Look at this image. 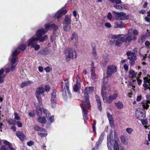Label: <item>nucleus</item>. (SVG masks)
<instances>
[{"mask_svg":"<svg viewBox=\"0 0 150 150\" xmlns=\"http://www.w3.org/2000/svg\"><path fill=\"white\" fill-rule=\"evenodd\" d=\"M107 145L109 149L112 150L111 146H112V144L114 142L113 139V133L110 132L109 136H107Z\"/></svg>","mask_w":150,"mask_h":150,"instance_id":"13","label":"nucleus"},{"mask_svg":"<svg viewBox=\"0 0 150 150\" xmlns=\"http://www.w3.org/2000/svg\"><path fill=\"white\" fill-rule=\"evenodd\" d=\"M26 45L21 44L18 46L17 49L21 51H23L26 49Z\"/></svg>","mask_w":150,"mask_h":150,"instance_id":"28","label":"nucleus"},{"mask_svg":"<svg viewBox=\"0 0 150 150\" xmlns=\"http://www.w3.org/2000/svg\"><path fill=\"white\" fill-rule=\"evenodd\" d=\"M115 24L116 26L115 28H125L124 26V23L120 21H117L115 23Z\"/></svg>","mask_w":150,"mask_h":150,"instance_id":"24","label":"nucleus"},{"mask_svg":"<svg viewBox=\"0 0 150 150\" xmlns=\"http://www.w3.org/2000/svg\"><path fill=\"white\" fill-rule=\"evenodd\" d=\"M16 64H12V65L10 68H11V69L13 71L14 70V69L16 67Z\"/></svg>","mask_w":150,"mask_h":150,"instance_id":"62","label":"nucleus"},{"mask_svg":"<svg viewBox=\"0 0 150 150\" xmlns=\"http://www.w3.org/2000/svg\"><path fill=\"white\" fill-rule=\"evenodd\" d=\"M47 134L46 133H38V135L40 136L41 138L46 137Z\"/></svg>","mask_w":150,"mask_h":150,"instance_id":"51","label":"nucleus"},{"mask_svg":"<svg viewBox=\"0 0 150 150\" xmlns=\"http://www.w3.org/2000/svg\"><path fill=\"white\" fill-rule=\"evenodd\" d=\"M20 53V51L18 50L16 48L12 54V57H15L17 56Z\"/></svg>","mask_w":150,"mask_h":150,"instance_id":"42","label":"nucleus"},{"mask_svg":"<svg viewBox=\"0 0 150 150\" xmlns=\"http://www.w3.org/2000/svg\"><path fill=\"white\" fill-rule=\"evenodd\" d=\"M141 77V72H139L138 74V76L136 78V79L138 82V83L139 85L141 84V79H139L140 77Z\"/></svg>","mask_w":150,"mask_h":150,"instance_id":"48","label":"nucleus"},{"mask_svg":"<svg viewBox=\"0 0 150 150\" xmlns=\"http://www.w3.org/2000/svg\"><path fill=\"white\" fill-rule=\"evenodd\" d=\"M38 41L37 38L35 37H32L30 39H29L28 42V46H31V47L37 44V42Z\"/></svg>","mask_w":150,"mask_h":150,"instance_id":"19","label":"nucleus"},{"mask_svg":"<svg viewBox=\"0 0 150 150\" xmlns=\"http://www.w3.org/2000/svg\"><path fill=\"white\" fill-rule=\"evenodd\" d=\"M118 93L117 92H115L113 94L107 96L106 95L102 97L103 101L105 103L111 104L113 100L117 99Z\"/></svg>","mask_w":150,"mask_h":150,"instance_id":"4","label":"nucleus"},{"mask_svg":"<svg viewBox=\"0 0 150 150\" xmlns=\"http://www.w3.org/2000/svg\"><path fill=\"white\" fill-rule=\"evenodd\" d=\"M135 116L137 118L141 120V108H138L135 111Z\"/></svg>","mask_w":150,"mask_h":150,"instance_id":"27","label":"nucleus"},{"mask_svg":"<svg viewBox=\"0 0 150 150\" xmlns=\"http://www.w3.org/2000/svg\"><path fill=\"white\" fill-rule=\"evenodd\" d=\"M95 97L97 103L98 109L100 112H101L102 111V106L100 98L97 95H96Z\"/></svg>","mask_w":150,"mask_h":150,"instance_id":"18","label":"nucleus"},{"mask_svg":"<svg viewBox=\"0 0 150 150\" xmlns=\"http://www.w3.org/2000/svg\"><path fill=\"white\" fill-rule=\"evenodd\" d=\"M57 91L54 89H53V92L51 94V96L50 100L51 105L53 108L56 107L57 103L56 97Z\"/></svg>","mask_w":150,"mask_h":150,"instance_id":"12","label":"nucleus"},{"mask_svg":"<svg viewBox=\"0 0 150 150\" xmlns=\"http://www.w3.org/2000/svg\"><path fill=\"white\" fill-rule=\"evenodd\" d=\"M123 35L121 37V38L126 46H127L132 40L134 41L137 38L135 36H131L129 35L123 34Z\"/></svg>","mask_w":150,"mask_h":150,"instance_id":"5","label":"nucleus"},{"mask_svg":"<svg viewBox=\"0 0 150 150\" xmlns=\"http://www.w3.org/2000/svg\"><path fill=\"white\" fill-rule=\"evenodd\" d=\"M126 131L129 134H130L133 131V129L130 128H127L126 129Z\"/></svg>","mask_w":150,"mask_h":150,"instance_id":"53","label":"nucleus"},{"mask_svg":"<svg viewBox=\"0 0 150 150\" xmlns=\"http://www.w3.org/2000/svg\"><path fill=\"white\" fill-rule=\"evenodd\" d=\"M71 22V20L70 17L66 16L63 20V29L65 31L68 32L71 29L70 25Z\"/></svg>","mask_w":150,"mask_h":150,"instance_id":"7","label":"nucleus"},{"mask_svg":"<svg viewBox=\"0 0 150 150\" xmlns=\"http://www.w3.org/2000/svg\"><path fill=\"white\" fill-rule=\"evenodd\" d=\"M107 114V117L109 120L113 119L112 115L110 113V112L108 113Z\"/></svg>","mask_w":150,"mask_h":150,"instance_id":"58","label":"nucleus"},{"mask_svg":"<svg viewBox=\"0 0 150 150\" xmlns=\"http://www.w3.org/2000/svg\"><path fill=\"white\" fill-rule=\"evenodd\" d=\"M16 61V59L15 57H13L11 59V63L12 64H15Z\"/></svg>","mask_w":150,"mask_h":150,"instance_id":"64","label":"nucleus"},{"mask_svg":"<svg viewBox=\"0 0 150 150\" xmlns=\"http://www.w3.org/2000/svg\"><path fill=\"white\" fill-rule=\"evenodd\" d=\"M141 123L143 125H144V127L145 129H147L148 127L149 126L147 125L148 123V121L147 120L145 119L141 120Z\"/></svg>","mask_w":150,"mask_h":150,"instance_id":"40","label":"nucleus"},{"mask_svg":"<svg viewBox=\"0 0 150 150\" xmlns=\"http://www.w3.org/2000/svg\"><path fill=\"white\" fill-rule=\"evenodd\" d=\"M65 86L64 85V83L63 81L61 82V88L62 92V95L64 99L67 100L68 98L66 88L68 94V97L69 98H71L72 95L69 90V83L68 79L64 80Z\"/></svg>","mask_w":150,"mask_h":150,"instance_id":"1","label":"nucleus"},{"mask_svg":"<svg viewBox=\"0 0 150 150\" xmlns=\"http://www.w3.org/2000/svg\"><path fill=\"white\" fill-rule=\"evenodd\" d=\"M73 88L74 91L77 92L79 91L80 89V88L78 86L77 84L74 85L73 87Z\"/></svg>","mask_w":150,"mask_h":150,"instance_id":"47","label":"nucleus"},{"mask_svg":"<svg viewBox=\"0 0 150 150\" xmlns=\"http://www.w3.org/2000/svg\"><path fill=\"white\" fill-rule=\"evenodd\" d=\"M14 114L15 116L14 118L16 120H20L21 118L17 112H15Z\"/></svg>","mask_w":150,"mask_h":150,"instance_id":"50","label":"nucleus"},{"mask_svg":"<svg viewBox=\"0 0 150 150\" xmlns=\"http://www.w3.org/2000/svg\"><path fill=\"white\" fill-rule=\"evenodd\" d=\"M46 32L47 31L43 28H41L40 29H38L36 33V37L35 38H39L40 37L44 35L46 33Z\"/></svg>","mask_w":150,"mask_h":150,"instance_id":"20","label":"nucleus"},{"mask_svg":"<svg viewBox=\"0 0 150 150\" xmlns=\"http://www.w3.org/2000/svg\"><path fill=\"white\" fill-rule=\"evenodd\" d=\"M144 83L143 85V87L145 88V89H149V95H146V98L147 99H149L150 97V76L148 75L146 77H145L143 78Z\"/></svg>","mask_w":150,"mask_h":150,"instance_id":"9","label":"nucleus"},{"mask_svg":"<svg viewBox=\"0 0 150 150\" xmlns=\"http://www.w3.org/2000/svg\"><path fill=\"white\" fill-rule=\"evenodd\" d=\"M4 144L8 146L7 147L10 149V150H14L13 147L12 146L11 144L7 140H5L4 142Z\"/></svg>","mask_w":150,"mask_h":150,"instance_id":"30","label":"nucleus"},{"mask_svg":"<svg viewBox=\"0 0 150 150\" xmlns=\"http://www.w3.org/2000/svg\"><path fill=\"white\" fill-rule=\"evenodd\" d=\"M129 74L130 75V76H131L132 78H135L136 77V74L134 71L132 69H130L129 71Z\"/></svg>","mask_w":150,"mask_h":150,"instance_id":"35","label":"nucleus"},{"mask_svg":"<svg viewBox=\"0 0 150 150\" xmlns=\"http://www.w3.org/2000/svg\"><path fill=\"white\" fill-rule=\"evenodd\" d=\"M101 143H99L97 141L96 143L95 146L94 148V149H98V146L99 145L101 144Z\"/></svg>","mask_w":150,"mask_h":150,"instance_id":"56","label":"nucleus"},{"mask_svg":"<svg viewBox=\"0 0 150 150\" xmlns=\"http://www.w3.org/2000/svg\"><path fill=\"white\" fill-rule=\"evenodd\" d=\"M91 46L92 49L91 53L93 55V57L95 59H96L98 58V57L97 56L96 46L95 44H91Z\"/></svg>","mask_w":150,"mask_h":150,"instance_id":"21","label":"nucleus"},{"mask_svg":"<svg viewBox=\"0 0 150 150\" xmlns=\"http://www.w3.org/2000/svg\"><path fill=\"white\" fill-rule=\"evenodd\" d=\"M65 53L67 56V58L73 59L77 57L76 51L73 48H68L66 49Z\"/></svg>","mask_w":150,"mask_h":150,"instance_id":"6","label":"nucleus"},{"mask_svg":"<svg viewBox=\"0 0 150 150\" xmlns=\"http://www.w3.org/2000/svg\"><path fill=\"white\" fill-rule=\"evenodd\" d=\"M49 30L53 29L54 30H57L58 28V27L54 23L51 24H49Z\"/></svg>","mask_w":150,"mask_h":150,"instance_id":"37","label":"nucleus"},{"mask_svg":"<svg viewBox=\"0 0 150 150\" xmlns=\"http://www.w3.org/2000/svg\"><path fill=\"white\" fill-rule=\"evenodd\" d=\"M48 120L51 123H52L54 120V116L52 115L50 117Z\"/></svg>","mask_w":150,"mask_h":150,"instance_id":"54","label":"nucleus"},{"mask_svg":"<svg viewBox=\"0 0 150 150\" xmlns=\"http://www.w3.org/2000/svg\"><path fill=\"white\" fill-rule=\"evenodd\" d=\"M107 145L109 149L112 150L111 146H112V144L114 142L113 139V133L110 132L109 136H107Z\"/></svg>","mask_w":150,"mask_h":150,"instance_id":"14","label":"nucleus"},{"mask_svg":"<svg viewBox=\"0 0 150 150\" xmlns=\"http://www.w3.org/2000/svg\"><path fill=\"white\" fill-rule=\"evenodd\" d=\"M96 120H94L93 121V123L92 125V128L93 131V132L95 134L96 133Z\"/></svg>","mask_w":150,"mask_h":150,"instance_id":"38","label":"nucleus"},{"mask_svg":"<svg viewBox=\"0 0 150 150\" xmlns=\"http://www.w3.org/2000/svg\"><path fill=\"white\" fill-rule=\"evenodd\" d=\"M74 39L75 40L78 39V35L76 33L74 32L72 35V36L71 37V40H72Z\"/></svg>","mask_w":150,"mask_h":150,"instance_id":"45","label":"nucleus"},{"mask_svg":"<svg viewBox=\"0 0 150 150\" xmlns=\"http://www.w3.org/2000/svg\"><path fill=\"white\" fill-rule=\"evenodd\" d=\"M37 108L36 109L37 114L38 116H40L42 114V110L40 108H38V107H37Z\"/></svg>","mask_w":150,"mask_h":150,"instance_id":"44","label":"nucleus"},{"mask_svg":"<svg viewBox=\"0 0 150 150\" xmlns=\"http://www.w3.org/2000/svg\"><path fill=\"white\" fill-rule=\"evenodd\" d=\"M63 8H61L56 12L54 16L55 18H59L62 16L63 15L67 13V10L65 9L64 11H63Z\"/></svg>","mask_w":150,"mask_h":150,"instance_id":"16","label":"nucleus"},{"mask_svg":"<svg viewBox=\"0 0 150 150\" xmlns=\"http://www.w3.org/2000/svg\"><path fill=\"white\" fill-rule=\"evenodd\" d=\"M109 123L111 127H113L114 126V120L113 119L109 120Z\"/></svg>","mask_w":150,"mask_h":150,"instance_id":"60","label":"nucleus"},{"mask_svg":"<svg viewBox=\"0 0 150 150\" xmlns=\"http://www.w3.org/2000/svg\"><path fill=\"white\" fill-rule=\"evenodd\" d=\"M115 105L118 109H121L123 108V105L122 103L120 101L115 103Z\"/></svg>","mask_w":150,"mask_h":150,"instance_id":"32","label":"nucleus"},{"mask_svg":"<svg viewBox=\"0 0 150 150\" xmlns=\"http://www.w3.org/2000/svg\"><path fill=\"white\" fill-rule=\"evenodd\" d=\"M42 112L45 114V117L47 118L50 115V114L49 113V111L46 109H43Z\"/></svg>","mask_w":150,"mask_h":150,"instance_id":"43","label":"nucleus"},{"mask_svg":"<svg viewBox=\"0 0 150 150\" xmlns=\"http://www.w3.org/2000/svg\"><path fill=\"white\" fill-rule=\"evenodd\" d=\"M35 131L38 132H46V130L44 128L40 127L38 125H35L33 127Z\"/></svg>","mask_w":150,"mask_h":150,"instance_id":"26","label":"nucleus"},{"mask_svg":"<svg viewBox=\"0 0 150 150\" xmlns=\"http://www.w3.org/2000/svg\"><path fill=\"white\" fill-rule=\"evenodd\" d=\"M112 16L110 12L108 13V15H107V18L109 20H111L112 18Z\"/></svg>","mask_w":150,"mask_h":150,"instance_id":"61","label":"nucleus"},{"mask_svg":"<svg viewBox=\"0 0 150 150\" xmlns=\"http://www.w3.org/2000/svg\"><path fill=\"white\" fill-rule=\"evenodd\" d=\"M34 144V142L32 141H30L27 143V144L29 146H31Z\"/></svg>","mask_w":150,"mask_h":150,"instance_id":"57","label":"nucleus"},{"mask_svg":"<svg viewBox=\"0 0 150 150\" xmlns=\"http://www.w3.org/2000/svg\"><path fill=\"white\" fill-rule=\"evenodd\" d=\"M81 107L83 112V116L84 120H86L87 118V115L88 114V110L91 107V105L90 104L89 105H88L86 104L83 103L80 104Z\"/></svg>","mask_w":150,"mask_h":150,"instance_id":"10","label":"nucleus"},{"mask_svg":"<svg viewBox=\"0 0 150 150\" xmlns=\"http://www.w3.org/2000/svg\"><path fill=\"white\" fill-rule=\"evenodd\" d=\"M33 83V82L32 81H30L23 82L21 85V87L23 88L26 86L29 85Z\"/></svg>","mask_w":150,"mask_h":150,"instance_id":"31","label":"nucleus"},{"mask_svg":"<svg viewBox=\"0 0 150 150\" xmlns=\"http://www.w3.org/2000/svg\"><path fill=\"white\" fill-rule=\"evenodd\" d=\"M117 71V68L114 65H110L107 67L106 72V77L109 78L110 77L113 73H115Z\"/></svg>","mask_w":150,"mask_h":150,"instance_id":"11","label":"nucleus"},{"mask_svg":"<svg viewBox=\"0 0 150 150\" xmlns=\"http://www.w3.org/2000/svg\"><path fill=\"white\" fill-rule=\"evenodd\" d=\"M133 52L131 51H127L126 54L127 56V59L129 60V63L132 66H133L135 63L134 61L136 59V52H137V49L134 48L133 50Z\"/></svg>","mask_w":150,"mask_h":150,"instance_id":"3","label":"nucleus"},{"mask_svg":"<svg viewBox=\"0 0 150 150\" xmlns=\"http://www.w3.org/2000/svg\"><path fill=\"white\" fill-rule=\"evenodd\" d=\"M37 121L40 123L44 124L46 122L47 120L45 117H40L37 119Z\"/></svg>","mask_w":150,"mask_h":150,"instance_id":"29","label":"nucleus"},{"mask_svg":"<svg viewBox=\"0 0 150 150\" xmlns=\"http://www.w3.org/2000/svg\"><path fill=\"white\" fill-rule=\"evenodd\" d=\"M94 90V87L93 86L87 87L85 88L83 92L84 100L82 102V103L86 104L88 105L91 104L88 94L92 93Z\"/></svg>","mask_w":150,"mask_h":150,"instance_id":"2","label":"nucleus"},{"mask_svg":"<svg viewBox=\"0 0 150 150\" xmlns=\"http://www.w3.org/2000/svg\"><path fill=\"white\" fill-rule=\"evenodd\" d=\"M115 18L117 20H122L126 18V13L124 12L116 13Z\"/></svg>","mask_w":150,"mask_h":150,"instance_id":"17","label":"nucleus"},{"mask_svg":"<svg viewBox=\"0 0 150 150\" xmlns=\"http://www.w3.org/2000/svg\"><path fill=\"white\" fill-rule=\"evenodd\" d=\"M106 87L105 85H103L102 86L101 94L102 97L105 95H106V94L105 92V91L106 90Z\"/></svg>","mask_w":150,"mask_h":150,"instance_id":"34","label":"nucleus"},{"mask_svg":"<svg viewBox=\"0 0 150 150\" xmlns=\"http://www.w3.org/2000/svg\"><path fill=\"white\" fill-rule=\"evenodd\" d=\"M104 135V133H102L100 136L98 140V141L100 143H102V141L103 139Z\"/></svg>","mask_w":150,"mask_h":150,"instance_id":"46","label":"nucleus"},{"mask_svg":"<svg viewBox=\"0 0 150 150\" xmlns=\"http://www.w3.org/2000/svg\"><path fill=\"white\" fill-rule=\"evenodd\" d=\"M0 150H10V149L6 147L4 145H2L1 147Z\"/></svg>","mask_w":150,"mask_h":150,"instance_id":"55","label":"nucleus"},{"mask_svg":"<svg viewBox=\"0 0 150 150\" xmlns=\"http://www.w3.org/2000/svg\"><path fill=\"white\" fill-rule=\"evenodd\" d=\"M16 135L19 139L22 142H23L25 138V136L23 133L20 131H17Z\"/></svg>","mask_w":150,"mask_h":150,"instance_id":"23","label":"nucleus"},{"mask_svg":"<svg viewBox=\"0 0 150 150\" xmlns=\"http://www.w3.org/2000/svg\"><path fill=\"white\" fill-rule=\"evenodd\" d=\"M32 47L34 48L35 50V51H37L39 49L40 47L39 45L36 44L35 45L33 46Z\"/></svg>","mask_w":150,"mask_h":150,"instance_id":"52","label":"nucleus"},{"mask_svg":"<svg viewBox=\"0 0 150 150\" xmlns=\"http://www.w3.org/2000/svg\"><path fill=\"white\" fill-rule=\"evenodd\" d=\"M138 32L137 30L136 29H134L133 31V34L134 35V36H135L138 34Z\"/></svg>","mask_w":150,"mask_h":150,"instance_id":"59","label":"nucleus"},{"mask_svg":"<svg viewBox=\"0 0 150 150\" xmlns=\"http://www.w3.org/2000/svg\"><path fill=\"white\" fill-rule=\"evenodd\" d=\"M108 61V59L107 57H105L104 60L102 61V66L105 67L107 64Z\"/></svg>","mask_w":150,"mask_h":150,"instance_id":"41","label":"nucleus"},{"mask_svg":"<svg viewBox=\"0 0 150 150\" xmlns=\"http://www.w3.org/2000/svg\"><path fill=\"white\" fill-rule=\"evenodd\" d=\"M123 35V34H119L118 35L111 34L110 35V38L112 39H118Z\"/></svg>","mask_w":150,"mask_h":150,"instance_id":"39","label":"nucleus"},{"mask_svg":"<svg viewBox=\"0 0 150 150\" xmlns=\"http://www.w3.org/2000/svg\"><path fill=\"white\" fill-rule=\"evenodd\" d=\"M121 140L122 142L125 144H127L128 139L125 136H121Z\"/></svg>","mask_w":150,"mask_h":150,"instance_id":"36","label":"nucleus"},{"mask_svg":"<svg viewBox=\"0 0 150 150\" xmlns=\"http://www.w3.org/2000/svg\"><path fill=\"white\" fill-rule=\"evenodd\" d=\"M4 72V70L3 68L0 70V83H3L4 82V79L5 76L3 75Z\"/></svg>","mask_w":150,"mask_h":150,"instance_id":"25","label":"nucleus"},{"mask_svg":"<svg viewBox=\"0 0 150 150\" xmlns=\"http://www.w3.org/2000/svg\"><path fill=\"white\" fill-rule=\"evenodd\" d=\"M110 44L111 45H115L117 47H120L122 45V43H123L122 39L121 38V37L118 38L116 40H110L109 41Z\"/></svg>","mask_w":150,"mask_h":150,"instance_id":"15","label":"nucleus"},{"mask_svg":"<svg viewBox=\"0 0 150 150\" xmlns=\"http://www.w3.org/2000/svg\"><path fill=\"white\" fill-rule=\"evenodd\" d=\"M133 30L132 29L129 30L128 32V34L126 35H129L131 36H133L132 34V33H133Z\"/></svg>","mask_w":150,"mask_h":150,"instance_id":"63","label":"nucleus"},{"mask_svg":"<svg viewBox=\"0 0 150 150\" xmlns=\"http://www.w3.org/2000/svg\"><path fill=\"white\" fill-rule=\"evenodd\" d=\"M113 145L114 150H119L120 141L118 138H115Z\"/></svg>","mask_w":150,"mask_h":150,"instance_id":"22","label":"nucleus"},{"mask_svg":"<svg viewBox=\"0 0 150 150\" xmlns=\"http://www.w3.org/2000/svg\"><path fill=\"white\" fill-rule=\"evenodd\" d=\"M48 39V36L47 35H45L44 36L40 37L39 38H37L38 41H39L40 42H44L46 40Z\"/></svg>","mask_w":150,"mask_h":150,"instance_id":"33","label":"nucleus"},{"mask_svg":"<svg viewBox=\"0 0 150 150\" xmlns=\"http://www.w3.org/2000/svg\"><path fill=\"white\" fill-rule=\"evenodd\" d=\"M44 88L42 87H39L36 89L35 92L36 96L38 99V102L40 105L42 104V100L40 94H42L43 95V96H44Z\"/></svg>","mask_w":150,"mask_h":150,"instance_id":"8","label":"nucleus"},{"mask_svg":"<svg viewBox=\"0 0 150 150\" xmlns=\"http://www.w3.org/2000/svg\"><path fill=\"white\" fill-rule=\"evenodd\" d=\"M45 91L47 92H49L50 90V87L48 85H47L45 86Z\"/></svg>","mask_w":150,"mask_h":150,"instance_id":"49","label":"nucleus"}]
</instances>
